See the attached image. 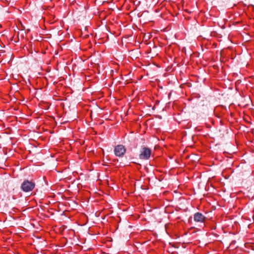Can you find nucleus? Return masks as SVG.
<instances>
[{"label":"nucleus","mask_w":254,"mask_h":254,"mask_svg":"<svg viewBox=\"0 0 254 254\" xmlns=\"http://www.w3.org/2000/svg\"><path fill=\"white\" fill-rule=\"evenodd\" d=\"M35 187V183L34 182L24 180L21 185V189L23 191L28 192L32 191Z\"/></svg>","instance_id":"nucleus-1"},{"label":"nucleus","mask_w":254,"mask_h":254,"mask_svg":"<svg viewBox=\"0 0 254 254\" xmlns=\"http://www.w3.org/2000/svg\"><path fill=\"white\" fill-rule=\"evenodd\" d=\"M151 150L146 147L143 146L140 151L139 157L142 160H148L150 157Z\"/></svg>","instance_id":"nucleus-2"},{"label":"nucleus","mask_w":254,"mask_h":254,"mask_svg":"<svg viewBox=\"0 0 254 254\" xmlns=\"http://www.w3.org/2000/svg\"><path fill=\"white\" fill-rule=\"evenodd\" d=\"M250 102V98L249 96L244 95L239 91V107H245L248 105Z\"/></svg>","instance_id":"nucleus-3"},{"label":"nucleus","mask_w":254,"mask_h":254,"mask_svg":"<svg viewBox=\"0 0 254 254\" xmlns=\"http://www.w3.org/2000/svg\"><path fill=\"white\" fill-rule=\"evenodd\" d=\"M126 151V149L123 145H118L114 148V153L116 156L123 157Z\"/></svg>","instance_id":"nucleus-4"},{"label":"nucleus","mask_w":254,"mask_h":254,"mask_svg":"<svg viewBox=\"0 0 254 254\" xmlns=\"http://www.w3.org/2000/svg\"><path fill=\"white\" fill-rule=\"evenodd\" d=\"M206 219V217L200 212H196L193 215L194 221L196 222L203 223Z\"/></svg>","instance_id":"nucleus-5"},{"label":"nucleus","mask_w":254,"mask_h":254,"mask_svg":"<svg viewBox=\"0 0 254 254\" xmlns=\"http://www.w3.org/2000/svg\"><path fill=\"white\" fill-rule=\"evenodd\" d=\"M250 246L249 243H245L244 240L239 242V252L244 251L247 252L245 248L247 249L248 247Z\"/></svg>","instance_id":"nucleus-6"},{"label":"nucleus","mask_w":254,"mask_h":254,"mask_svg":"<svg viewBox=\"0 0 254 254\" xmlns=\"http://www.w3.org/2000/svg\"><path fill=\"white\" fill-rule=\"evenodd\" d=\"M241 163H239V166H240V164L244 163L243 162H245V163H246V162L245 161V160L244 159L241 160Z\"/></svg>","instance_id":"nucleus-7"},{"label":"nucleus","mask_w":254,"mask_h":254,"mask_svg":"<svg viewBox=\"0 0 254 254\" xmlns=\"http://www.w3.org/2000/svg\"><path fill=\"white\" fill-rule=\"evenodd\" d=\"M251 220H249V222L248 223H247V225H250V222Z\"/></svg>","instance_id":"nucleus-8"},{"label":"nucleus","mask_w":254,"mask_h":254,"mask_svg":"<svg viewBox=\"0 0 254 254\" xmlns=\"http://www.w3.org/2000/svg\"><path fill=\"white\" fill-rule=\"evenodd\" d=\"M236 89L237 91H238V88L237 86H236Z\"/></svg>","instance_id":"nucleus-9"},{"label":"nucleus","mask_w":254,"mask_h":254,"mask_svg":"<svg viewBox=\"0 0 254 254\" xmlns=\"http://www.w3.org/2000/svg\"><path fill=\"white\" fill-rule=\"evenodd\" d=\"M236 145L238 146V142H237V140L236 141Z\"/></svg>","instance_id":"nucleus-10"},{"label":"nucleus","mask_w":254,"mask_h":254,"mask_svg":"<svg viewBox=\"0 0 254 254\" xmlns=\"http://www.w3.org/2000/svg\"><path fill=\"white\" fill-rule=\"evenodd\" d=\"M239 83L241 82L240 79L239 80Z\"/></svg>","instance_id":"nucleus-11"},{"label":"nucleus","mask_w":254,"mask_h":254,"mask_svg":"<svg viewBox=\"0 0 254 254\" xmlns=\"http://www.w3.org/2000/svg\"><path fill=\"white\" fill-rule=\"evenodd\" d=\"M241 129V127H239V129L240 130Z\"/></svg>","instance_id":"nucleus-12"},{"label":"nucleus","mask_w":254,"mask_h":254,"mask_svg":"<svg viewBox=\"0 0 254 254\" xmlns=\"http://www.w3.org/2000/svg\"><path fill=\"white\" fill-rule=\"evenodd\" d=\"M239 115L240 114V111H239Z\"/></svg>","instance_id":"nucleus-13"},{"label":"nucleus","mask_w":254,"mask_h":254,"mask_svg":"<svg viewBox=\"0 0 254 254\" xmlns=\"http://www.w3.org/2000/svg\"><path fill=\"white\" fill-rule=\"evenodd\" d=\"M239 55H240V53H239Z\"/></svg>","instance_id":"nucleus-14"}]
</instances>
